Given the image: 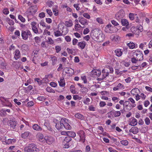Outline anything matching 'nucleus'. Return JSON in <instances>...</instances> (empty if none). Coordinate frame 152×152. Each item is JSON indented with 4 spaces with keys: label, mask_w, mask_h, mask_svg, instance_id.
<instances>
[{
    "label": "nucleus",
    "mask_w": 152,
    "mask_h": 152,
    "mask_svg": "<svg viewBox=\"0 0 152 152\" xmlns=\"http://www.w3.org/2000/svg\"><path fill=\"white\" fill-rule=\"evenodd\" d=\"M21 35L23 39L25 40H27L28 38L30 39L32 36L31 31L28 30L22 31Z\"/></svg>",
    "instance_id": "nucleus-1"
},
{
    "label": "nucleus",
    "mask_w": 152,
    "mask_h": 152,
    "mask_svg": "<svg viewBox=\"0 0 152 152\" xmlns=\"http://www.w3.org/2000/svg\"><path fill=\"white\" fill-rule=\"evenodd\" d=\"M101 32L100 30H99L98 29L93 30L91 32V37L93 39L97 42L99 39V35Z\"/></svg>",
    "instance_id": "nucleus-2"
},
{
    "label": "nucleus",
    "mask_w": 152,
    "mask_h": 152,
    "mask_svg": "<svg viewBox=\"0 0 152 152\" xmlns=\"http://www.w3.org/2000/svg\"><path fill=\"white\" fill-rule=\"evenodd\" d=\"M58 29L59 30L62 31L64 34H66L68 32V29L65 26L64 23L61 22L58 25Z\"/></svg>",
    "instance_id": "nucleus-3"
},
{
    "label": "nucleus",
    "mask_w": 152,
    "mask_h": 152,
    "mask_svg": "<svg viewBox=\"0 0 152 152\" xmlns=\"http://www.w3.org/2000/svg\"><path fill=\"white\" fill-rule=\"evenodd\" d=\"M133 55L139 61L143 60V55L142 52L140 50H137L133 53Z\"/></svg>",
    "instance_id": "nucleus-4"
},
{
    "label": "nucleus",
    "mask_w": 152,
    "mask_h": 152,
    "mask_svg": "<svg viewBox=\"0 0 152 152\" xmlns=\"http://www.w3.org/2000/svg\"><path fill=\"white\" fill-rule=\"evenodd\" d=\"M121 113L120 111L112 110L107 113L108 117L110 118H113L118 117L121 115Z\"/></svg>",
    "instance_id": "nucleus-5"
},
{
    "label": "nucleus",
    "mask_w": 152,
    "mask_h": 152,
    "mask_svg": "<svg viewBox=\"0 0 152 152\" xmlns=\"http://www.w3.org/2000/svg\"><path fill=\"white\" fill-rule=\"evenodd\" d=\"M124 16L125 13L124 11L123 10H121L116 13L115 15V17L117 20L119 21L122 19Z\"/></svg>",
    "instance_id": "nucleus-6"
},
{
    "label": "nucleus",
    "mask_w": 152,
    "mask_h": 152,
    "mask_svg": "<svg viewBox=\"0 0 152 152\" xmlns=\"http://www.w3.org/2000/svg\"><path fill=\"white\" fill-rule=\"evenodd\" d=\"M77 134L80 137L79 141L84 143L85 140V134L83 130H80L77 132Z\"/></svg>",
    "instance_id": "nucleus-7"
},
{
    "label": "nucleus",
    "mask_w": 152,
    "mask_h": 152,
    "mask_svg": "<svg viewBox=\"0 0 152 152\" xmlns=\"http://www.w3.org/2000/svg\"><path fill=\"white\" fill-rule=\"evenodd\" d=\"M35 145L34 144H29L28 146L24 148V152H33L35 148Z\"/></svg>",
    "instance_id": "nucleus-8"
},
{
    "label": "nucleus",
    "mask_w": 152,
    "mask_h": 152,
    "mask_svg": "<svg viewBox=\"0 0 152 152\" xmlns=\"http://www.w3.org/2000/svg\"><path fill=\"white\" fill-rule=\"evenodd\" d=\"M78 21L79 23L83 26V28H84L86 25H87L88 24V21L87 19L85 18L84 17L80 16L78 18Z\"/></svg>",
    "instance_id": "nucleus-9"
},
{
    "label": "nucleus",
    "mask_w": 152,
    "mask_h": 152,
    "mask_svg": "<svg viewBox=\"0 0 152 152\" xmlns=\"http://www.w3.org/2000/svg\"><path fill=\"white\" fill-rule=\"evenodd\" d=\"M113 26L111 24H108L105 27V31L107 33H112L113 32Z\"/></svg>",
    "instance_id": "nucleus-10"
},
{
    "label": "nucleus",
    "mask_w": 152,
    "mask_h": 152,
    "mask_svg": "<svg viewBox=\"0 0 152 152\" xmlns=\"http://www.w3.org/2000/svg\"><path fill=\"white\" fill-rule=\"evenodd\" d=\"M36 23L34 21L32 22L31 24L33 31L35 33L37 34L38 31V28L36 26Z\"/></svg>",
    "instance_id": "nucleus-11"
},
{
    "label": "nucleus",
    "mask_w": 152,
    "mask_h": 152,
    "mask_svg": "<svg viewBox=\"0 0 152 152\" xmlns=\"http://www.w3.org/2000/svg\"><path fill=\"white\" fill-rule=\"evenodd\" d=\"M14 57L16 60H17L20 57V51L18 49L16 50L14 53Z\"/></svg>",
    "instance_id": "nucleus-12"
},
{
    "label": "nucleus",
    "mask_w": 152,
    "mask_h": 152,
    "mask_svg": "<svg viewBox=\"0 0 152 152\" xmlns=\"http://www.w3.org/2000/svg\"><path fill=\"white\" fill-rule=\"evenodd\" d=\"M18 47L20 48V50L23 52L27 51L29 50L28 46L26 44L23 45L20 47L18 46Z\"/></svg>",
    "instance_id": "nucleus-13"
},
{
    "label": "nucleus",
    "mask_w": 152,
    "mask_h": 152,
    "mask_svg": "<svg viewBox=\"0 0 152 152\" xmlns=\"http://www.w3.org/2000/svg\"><path fill=\"white\" fill-rule=\"evenodd\" d=\"M64 71L66 74H68L70 75L74 73V71L73 69L69 67H66L64 69Z\"/></svg>",
    "instance_id": "nucleus-14"
},
{
    "label": "nucleus",
    "mask_w": 152,
    "mask_h": 152,
    "mask_svg": "<svg viewBox=\"0 0 152 152\" xmlns=\"http://www.w3.org/2000/svg\"><path fill=\"white\" fill-rule=\"evenodd\" d=\"M49 58L51 59L52 65H55L57 61V57L53 55H50L49 56Z\"/></svg>",
    "instance_id": "nucleus-15"
},
{
    "label": "nucleus",
    "mask_w": 152,
    "mask_h": 152,
    "mask_svg": "<svg viewBox=\"0 0 152 152\" xmlns=\"http://www.w3.org/2000/svg\"><path fill=\"white\" fill-rule=\"evenodd\" d=\"M86 45V42L84 41L79 42L77 44V45L79 48L83 49L84 48Z\"/></svg>",
    "instance_id": "nucleus-16"
},
{
    "label": "nucleus",
    "mask_w": 152,
    "mask_h": 152,
    "mask_svg": "<svg viewBox=\"0 0 152 152\" xmlns=\"http://www.w3.org/2000/svg\"><path fill=\"white\" fill-rule=\"evenodd\" d=\"M124 88V85L121 83H119L118 85L115 87H114L113 88V90L114 91H116L118 90L119 89H122Z\"/></svg>",
    "instance_id": "nucleus-17"
},
{
    "label": "nucleus",
    "mask_w": 152,
    "mask_h": 152,
    "mask_svg": "<svg viewBox=\"0 0 152 152\" xmlns=\"http://www.w3.org/2000/svg\"><path fill=\"white\" fill-rule=\"evenodd\" d=\"M140 92V90L138 88H134L132 89L131 93L133 96H134L138 94Z\"/></svg>",
    "instance_id": "nucleus-18"
},
{
    "label": "nucleus",
    "mask_w": 152,
    "mask_h": 152,
    "mask_svg": "<svg viewBox=\"0 0 152 152\" xmlns=\"http://www.w3.org/2000/svg\"><path fill=\"white\" fill-rule=\"evenodd\" d=\"M59 85L61 87H64L65 85V83L64 78L63 77H61L60 80L58 81Z\"/></svg>",
    "instance_id": "nucleus-19"
},
{
    "label": "nucleus",
    "mask_w": 152,
    "mask_h": 152,
    "mask_svg": "<svg viewBox=\"0 0 152 152\" xmlns=\"http://www.w3.org/2000/svg\"><path fill=\"white\" fill-rule=\"evenodd\" d=\"M121 23L123 26H128L129 25V23L128 20L125 19L123 18L121 20Z\"/></svg>",
    "instance_id": "nucleus-20"
},
{
    "label": "nucleus",
    "mask_w": 152,
    "mask_h": 152,
    "mask_svg": "<svg viewBox=\"0 0 152 152\" xmlns=\"http://www.w3.org/2000/svg\"><path fill=\"white\" fill-rule=\"evenodd\" d=\"M130 132H132L133 134H136L138 132V129L136 126L132 127L129 130Z\"/></svg>",
    "instance_id": "nucleus-21"
},
{
    "label": "nucleus",
    "mask_w": 152,
    "mask_h": 152,
    "mask_svg": "<svg viewBox=\"0 0 152 152\" xmlns=\"http://www.w3.org/2000/svg\"><path fill=\"white\" fill-rule=\"evenodd\" d=\"M92 73L93 75H96L97 77H99L101 74L100 70L99 69H94L92 71Z\"/></svg>",
    "instance_id": "nucleus-22"
},
{
    "label": "nucleus",
    "mask_w": 152,
    "mask_h": 152,
    "mask_svg": "<svg viewBox=\"0 0 152 152\" xmlns=\"http://www.w3.org/2000/svg\"><path fill=\"white\" fill-rule=\"evenodd\" d=\"M115 52L116 56L118 57L121 56L123 53L121 49H116L115 51Z\"/></svg>",
    "instance_id": "nucleus-23"
},
{
    "label": "nucleus",
    "mask_w": 152,
    "mask_h": 152,
    "mask_svg": "<svg viewBox=\"0 0 152 152\" xmlns=\"http://www.w3.org/2000/svg\"><path fill=\"white\" fill-rule=\"evenodd\" d=\"M99 39L98 40V42H101L104 39L105 35L103 33H101V32H100L99 35Z\"/></svg>",
    "instance_id": "nucleus-24"
},
{
    "label": "nucleus",
    "mask_w": 152,
    "mask_h": 152,
    "mask_svg": "<svg viewBox=\"0 0 152 152\" xmlns=\"http://www.w3.org/2000/svg\"><path fill=\"white\" fill-rule=\"evenodd\" d=\"M52 10L54 15L57 16L58 15L59 12L58 10V6L57 5L55 6V7L53 8Z\"/></svg>",
    "instance_id": "nucleus-25"
},
{
    "label": "nucleus",
    "mask_w": 152,
    "mask_h": 152,
    "mask_svg": "<svg viewBox=\"0 0 152 152\" xmlns=\"http://www.w3.org/2000/svg\"><path fill=\"white\" fill-rule=\"evenodd\" d=\"M73 25L72 22L71 20H69L68 21H67L65 22V26L67 27H71Z\"/></svg>",
    "instance_id": "nucleus-26"
},
{
    "label": "nucleus",
    "mask_w": 152,
    "mask_h": 152,
    "mask_svg": "<svg viewBox=\"0 0 152 152\" xmlns=\"http://www.w3.org/2000/svg\"><path fill=\"white\" fill-rule=\"evenodd\" d=\"M54 141V139L53 137H49L47 138V139H46V142L48 144L50 145Z\"/></svg>",
    "instance_id": "nucleus-27"
},
{
    "label": "nucleus",
    "mask_w": 152,
    "mask_h": 152,
    "mask_svg": "<svg viewBox=\"0 0 152 152\" xmlns=\"http://www.w3.org/2000/svg\"><path fill=\"white\" fill-rule=\"evenodd\" d=\"M54 35L56 37H58L59 36H60L63 35H65V34H63L62 31L61 32L59 30H57V31H55L54 32Z\"/></svg>",
    "instance_id": "nucleus-28"
},
{
    "label": "nucleus",
    "mask_w": 152,
    "mask_h": 152,
    "mask_svg": "<svg viewBox=\"0 0 152 152\" xmlns=\"http://www.w3.org/2000/svg\"><path fill=\"white\" fill-rule=\"evenodd\" d=\"M67 133V135L70 137L73 138L76 136L75 133L73 132L68 131Z\"/></svg>",
    "instance_id": "nucleus-29"
},
{
    "label": "nucleus",
    "mask_w": 152,
    "mask_h": 152,
    "mask_svg": "<svg viewBox=\"0 0 152 152\" xmlns=\"http://www.w3.org/2000/svg\"><path fill=\"white\" fill-rule=\"evenodd\" d=\"M127 45L130 49H133L135 48V45L133 42H130L128 43Z\"/></svg>",
    "instance_id": "nucleus-30"
},
{
    "label": "nucleus",
    "mask_w": 152,
    "mask_h": 152,
    "mask_svg": "<svg viewBox=\"0 0 152 152\" xmlns=\"http://www.w3.org/2000/svg\"><path fill=\"white\" fill-rule=\"evenodd\" d=\"M70 123L68 119L65 118H62L60 121V124H68Z\"/></svg>",
    "instance_id": "nucleus-31"
},
{
    "label": "nucleus",
    "mask_w": 152,
    "mask_h": 152,
    "mask_svg": "<svg viewBox=\"0 0 152 152\" xmlns=\"http://www.w3.org/2000/svg\"><path fill=\"white\" fill-rule=\"evenodd\" d=\"M32 127L33 129L35 130L39 131L42 129V128L40 126L38 125V124H34Z\"/></svg>",
    "instance_id": "nucleus-32"
},
{
    "label": "nucleus",
    "mask_w": 152,
    "mask_h": 152,
    "mask_svg": "<svg viewBox=\"0 0 152 152\" xmlns=\"http://www.w3.org/2000/svg\"><path fill=\"white\" fill-rule=\"evenodd\" d=\"M128 100L132 103V104L131 105L132 107H134L136 106V104H135V101L133 98H129Z\"/></svg>",
    "instance_id": "nucleus-33"
},
{
    "label": "nucleus",
    "mask_w": 152,
    "mask_h": 152,
    "mask_svg": "<svg viewBox=\"0 0 152 152\" xmlns=\"http://www.w3.org/2000/svg\"><path fill=\"white\" fill-rule=\"evenodd\" d=\"M102 78L104 79L106 78L109 75L108 72H106L104 69H103L102 71Z\"/></svg>",
    "instance_id": "nucleus-34"
},
{
    "label": "nucleus",
    "mask_w": 152,
    "mask_h": 152,
    "mask_svg": "<svg viewBox=\"0 0 152 152\" xmlns=\"http://www.w3.org/2000/svg\"><path fill=\"white\" fill-rule=\"evenodd\" d=\"M16 141V140L15 139H8L7 140H6L5 142L7 144H9L12 143L13 142H15Z\"/></svg>",
    "instance_id": "nucleus-35"
},
{
    "label": "nucleus",
    "mask_w": 152,
    "mask_h": 152,
    "mask_svg": "<svg viewBox=\"0 0 152 152\" xmlns=\"http://www.w3.org/2000/svg\"><path fill=\"white\" fill-rule=\"evenodd\" d=\"M30 132H26L22 134L21 137L25 139L27 138L29 135Z\"/></svg>",
    "instance_id": "nucleus-36"
},
{
    "label": "nucleus",
    "mask_w": 152,
    "mask_h": 152,
    "mask_svg": "<svg viewBox=\"0 0 152 152\" xmlns=\"http://www.w3.org/2000/svg\"><path fill=\"white\" fill-rule=\"evenodd\" d=\"M81 27H82L81 25L79 23H77L75 24V30L77 31H80Z\"/></svg>",
    "instance_id": "nucleus-37"
},
{
    "label": "nucleus",
    "mask_w": 152,
    "mask_h": 152,
    "mask_svg": "<svg viewBox=\"0 0 152 152\" xmlns=\"http://www.w3.org/2000/svg\"><path fill=\"white\" fill-rule=\"evenodd\" d=\"M137 29L138 30V34H140V32H142L143 30L142 26L140 25H138L137 26Z\"/></svg>",
    "instance_id": "nucleus-38"
},
{
    "label": "nucleus",
    "mask_w": 152,
    "mask_h": 152,
    "mask_svg": "<svg viewBox=\"0 0 152 152\" xmlns=\"http://www.w3.org/2000/svg\"><path fill=\"white\" fill-rule=\"evenodd\" d=\"M71 140V138L68 136L67 137H66L65 138L64 140L63 141V142H69Z\"/></svg>",
    "instance_id": "nucleus-39"
},
{
    "label": "nucleus",
    "mask_w": 152,
    "mask_h": 152,
    "mask_svg": "<svg viewBox=\"0 0 152 152\" xmlns=\"http://www.w3.org/2000/svg\"><path fill=\"white\" fill-rule=\"evenodd\" d=\"M64 124H56L55 127L57 129L59 130L64 127Z\"/></svg>",
    "instance_id": "nucleus-40"
},
{
    "label": "nucleus",
    "mask_w": 152,
    "mask_h": 152,
    "mask_svg": "<svg viewBox=\"0 0 152 152\" xmlns=\"http://www.w3.org/2000/svg\"><path fill=\"white\" fill-rule=\"evenodd\" d=\"M147 65V63L146 62L142 63L140 65H139V70L142 69L144 68Z\"/></svg>",
    "instance_id": "nucleus-41"
},
{
    "label": "nucleus",
    "mask_w": 152,
    "mask_h": 152,
    "mask_svg": "<svg viewBox=\"0 0 152 152\" xmlns=\"http://www.w3.org/2000/svg\"><path fill=\"white\" fill-rule=\"evenodd\" d=\"M63 145H64L63 147L65 148H69L70 146L69 142H63Z\"/></svg>",
    "instance_id": "nucleus-42"
},
{
    "label": "nucleus",
    "mask_w": 152,
    "mask_h": 152,
    "mask_svg": "<svg viewBox=\"0 0 152 152\" xmlns=\"http://www.w3.org/2000/svg\"><path fill=\"white\" fill-rule=\"evenodd\" d=\"M46 91L49 92L54 93L55 91L50 87H48L46 88Z\"/></svg>",
    "instance_id": "nucleus-43"
},
{
    "label": "nucleus",
    "mask_w": 152,
    "mask_h": 152,
    "mask_svg": "<svg viewBox=\"0 0 152 152\" xmlns=\"http://www.w3.org/2000/svg\"><path fill=\"white\" fill-rule=\"evenodd\" d=\"M54 3L53 1L49 0L47 1L46 4L49 7H50L52 6Z\"/></svg>",
    "instance_id": "nucleus-44"
},
{
    "label": "nucleus",
    "mask_w": 152,
    "mask_h": 152,
    "mask_svg": "<svg viewBox=\"0 0 152 152\" xmlns=\"http://www.w3.org/2000/svg\"><path fill=\"white\" fill-rule=\"evenodd\" d=\"M90 102V99L88 98H86L83 101V103L86 104L88 105L89 104V102Z\"/></svg>",
    "instance_id": "nucleus-45"
},
{
    "label": "nucleus",
    "mask_w": 152,
    "mask_h": 152,
    "mask_svg": "<svg viewBox=\"0 0 152 152\" xmlns=\"http://www.w3.org/2000/svg\"><path fill=\"white\" fill-rule=\"evenodd\" d=\"M18 18L23 23H24L25 22L26 20L25 18L21 15H19L18 16Z\"/></svg>",
    "instance_id": "nucleus-46"
},
{
    "label": "nucleus",
    "mask_w": 152,
    "mask_h": 152,
    "mask_svg": "<svg viewBox=\"0 0 152 152\" xmlns=\"http://www.w3.org/2000/svg\"><path fill=\"white\" fill-rule=\"evenodd\" d=\"M75 116L77 118L83 119V116L80 113H77L75 115Z\"/></svg>",
    "instance_id": "nucleus-47"
},
{
    "label": "nucleus",
    "mask_w": 152,
    "mask_h": 152,
    "mask_svg": "<svg viewBox=\"0 0 152 152\" xmlns=\"http://www.w3.org/2000/svg\"><path fill=\"white\" fill-rule=\"evenodd\" d=\"M73 99L75 100H77V99L81 100L82 99L81 96H80L78 95H74L73 96Z\"/></svg>",
    "instance_id": "nucleus-48"
},
{
    "label": "nucleus",
    "mask_w": 152,
    "mask_h": 152,
    "mask_svg": "<svg viewBox=\"0 0 152 152\" xmlns=\"http://www.w3.org/2000/svg\"><path fill=\"white\" fill-rule=\"evenodd\" d=\"M55 50L57 53H58L61 50V48L60 46H56L55 47Z\"/></svg>",
    "instance_id": "nucleus-49"
},
{
    "label": "nucleus",
    "mask_w": 152,
    "mask_h": 152,
    "mask_svg": "<svg viewBox=\"0 0 152 152\" xmlns=\"http://www.w3.org/2000/svg\"><path fill=\"white\" fill-rule=\"evenodd\" d=\"M46 11L48 14L49 15L50 17H51L53 15V13L52 12L51 10L50 9H47L46 10Z\"/></svg>",
    "instance_id": "nucleus-50"
},
{
    "label": "nucleus",
    "mask_w": 152,
    "mask_h": 152,
    "mask_svg": "<svg viewBox=\"0 0 152 152\" xmlns=\"http://www.w3.org/2000/svg\"><path fill=\"white\" fill-rule=\"evenodd\" d=\"M64 127L66 129L69 130L71 129L72 127L69 124H64Z\"/></svg>",
    "instance_id": "nucleus-51"
},
{
    "label": "nucleus",
    "mask_w": 152,
    "mask_h": 152,
    "mask_svg": "<svg viewBox=\"0 0 152 152\" xmlns=\"http://www.w3.org/2000/svg\"><path fill=\"white\" fill-rule=\"evenodd\" d=\"M83 16L84 18L87 19H89L91 18L90 15L88 14L87 13H83Z\"/></svg>",
    "instance_id": "nucleus-52"
},
{
    "label": "nucleus",
    "mask_w": 152,
    "mask_h": 152,
    "mask_svg": "<svg viewBox=\"0 0 152 152\" xmlns=\"http://www.w3.org/2000/svg\"><path fill=\"white\" fill-rule=\"evenodd\" d=\"M132 62L134 64L136 63L137 61H139L138 59L135 58V56H134V57L132 58L131 59Z\"/></svg>",
    "instance_id": "nucleus-53"
},
{
    "label": "nucleus",
    "mask_w": 152,
    "mask_h": 152,
    "mask_svg": "<svg viewBox=\"0 0 152 152\" xmlns=\"http://www.w3.org/2000/svg\"><path fill=\"white\" fill-rule=\"evenodd\" d=\"M35 81H36L38 83L39 85H40L42 83V81L40 79L36 78L34 79V80Z\"/></svg>",
    "instance_id": "nucleus-54"
},
{
    "label": "nucleus",
    "mask_w": 152,
    "mask_h": 152,
    "mask_svg": "<svg viewBox=\"0 0 152 152\" xmlns=\"http://www.w3.org/2000/svg\"><path fill=\"white\" fill-rule=\"evenodd\" d=\"M7 20L8 21V23L10 25H13L14 24V21L12 20H10L9 18H7Z\"/></svg>",
    "instance_id": "nucleus-55"
},
{
    "label": "nucleus",
    "mask_w": 152,
    "mask_h": 152,
    "mask_svg": "<svg viewBox=\"0 0 152 152\" xmlns=\"http://www.w3.org/2000/svg\"><path fill=\"white\" fill-rule=\"evenodd\" d=\"M106 105V102L104 101H100L99 103V106L100 107H103Z\"/></svg>",
    "instance_id": "nucleus-56"
},
{
    "label": "nucleus",
    "mask_w": 152,
    "mask_h": 152,
    "mask_svg": "<svg viewBox=\"0 0 152 152\" xmlns=\"http://www.w3.org/2000/svg\"><path fill=\"white\" fill-rule=\"evenodd\" d=\"M88 109L91 111H95L96 110V108L94 106L91 105L88 107Z\"/></svg>",
    "instance_id": "nucleus-57"
},
{
    "label": "nucleus",
    "mask_w": 152,
    "mask_h": 152,
    "mask_svg": "<svg viewBox=\"0 0 152 152\" xmlns=\"http://www.w3.org/2000/svg\"><path fill=\"white\" fill-rule=\"evenodd\" d=\"M120 142L122 144L124 145H127L128 144V142L126 140L121 141Z\"/></svg>",
    "instance_id": "nucleus-58"
},
{
    "label": "nucleus",
    "mask_w": 152,
    "mask_h": 152,
    "mask_svg": "<svg viewBox=\"0 0 152 152\" xmlns=\"http://www.w3.org/2000/svg\"><path fill=\"white\" fill-rule=\"evenodd\" d=\"M45 13L44 12H42L39 13V17L41 18H42L45 17Z\"/></svg>",
    "instance_id": "nucleus-59"
},
{
    "label": "nucleus",
    "mask_w": 152,
    "mask_h": 152,
    "mask_svg": "<svg viewBox=\"0 0 152 152\" xmlns=\"http://www.w3.org/2000/svg\"><path fill=\"white\" fill-rule=\"evenodd\" d=\"M96 21L100 24H103V22L102 18H98L96 19Z\"/></svg>",
    "instance_id": "nucleus-60"
},
{
    "label": "nucleus",
    "mask_w": 152,
    "mask_h": 152,
    "mask_svg": "<svg viewBox=\"0 0 152 152\" xmlns=\"http://www.w3.org/2000/svg\"><path fill=\"white\" fill-rule=\"evenodd\" d=\"M112 99L113 101L115 102V103L117 102L119 100V98L116 97H113Z\"/></svg>",
    "instance_id": "nucleus-61"
},
{
    "label": "nucleus",
    "mask_w": 152,
    "mask_h": 152,
    "mask_svg": "<svg viewBox=\"0 0 152 152\" xmlns=\"http://www.w3.org/2000/svg\"><path fill=\"white\" fill-rule=\"evenodd\" d=\"M82 80L83 81L84 83H86L87 82V80L85 76H83L81 77Z\"/></svg>",
    "instance_id": "nucleus-62"
},
{
    "label": "nucleus",
    "mask_w": 152,
    "mask_h": 152,
    "mask_svg": "<svg viewBox=\"0 0 152 152\" xmlns=\"http://www.w3.org/2000/svg\"><path fill=\"white\" fill-rule=\"evenodd\" d=\"M129 17L130 20H133L134 19V14L132 13H130L129 15Z\"/></svg>",
    "instance_id": "nucleus-63"
},
{
    "label": "nucleus",
    "mask_w": 152,
    "mask_h": 152,
    "mask_svg": "<svg viewBox=\"0 0 152 152\" xmlns=\"http://www.w3.org/2000/svg\"><path fill=\"white\" fill-rule=\"evenodd\" d=\"M111 23L115 26H117L119 25V24L118 22L114 20H112Z\"/></svg>",
    "instance_id": "nucleus-64"
}]
</instances>
